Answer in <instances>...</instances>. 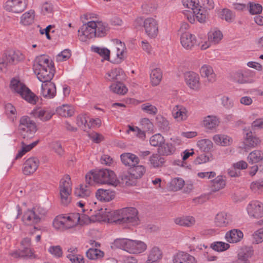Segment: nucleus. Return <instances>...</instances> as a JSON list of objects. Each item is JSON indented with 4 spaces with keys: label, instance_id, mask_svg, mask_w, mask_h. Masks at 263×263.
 I'll list each match as a JSON object with an SVG mask.
<instances>
[{
    "label": "nucleus",
    "instance_id": "obj_19",
    "mask_svg": "<svg viewBox=\"0 0 263 263\" xmlns=\"http://www.w3.org/2000/svg\"><path fill=\"white\" fill-rule=\"evenodd\" d=\"M121 160L122 163L129 167L138 164L139 159L136 155L130 153H123L120 155Z\"/></svg>",
    "mask_w": 263,
    "mask_h": 263
},
{
    "label": "nucleus",
    "instance_id": "obj_61",
    "mask_svg": "<svg viewBox=\"0 0 263 263\" xmlns=\"http://www.w3.org/2000/svg\"><path fill=\"white\" fill-rule=\"evenodd\" d=\"M221 102L222 105L228 109H231L234 105L233 100L227 96H223L221 98Z\"/></svg>",
    "mask_w": 263,
    "mask_h": 263
},
{
    "label": "nucleus",
    "instance_id": "obj_11",
    "mask_svg": "<svg viewBox=\"0 0 263 263\" xmlns=\"http://www.w3.org/2000/svg\"><path fill=\"white\" fill-rule=\"evenodd\" d=\"M27 6V0H8L4 4V9L8 12L20 13L23 12Z\"/></svg>",
    "mask_w": 263,
    "mask_h": 263
},
{
    "label": "nucleus",
    "instance_id": "obj_27",
    "mask_svg": "<svg viewBox=\"0 0 263 263\" xmlns=\"http://www.w3.org/2000/svg\"><path fill=\"white\" fill-rule=\"evenodd\" d=\"M200 73L201 77L207 78L210 83H213L216 81V74L210 65H203L200 68Z\"/></svg>",
    "mask_w": 263,
    "mask_h": 263
},
{
    "label": "nucleus",
    "instance_id": "obj_42",
    "mask_svg": "<svg viewBox=\"0 0 263 263\" xmlns=\"http://www.w3.org/2000/svg\"><path fill=\"white\" fill-rule=\"evenodd\" d=\"M161 251L157 247L153 248L150 251L146 261L147 263H153L157 261L161 257Z\"/></svg>",
    "mask_w": 263,
    "mask_h": 263
},
{
    "label": "nucleus",
    "instance_id": "obj_37",
    "mask_svg": "<svg viewBox=\"0 0 263 263\" xmlns=\"http://www.w3.org/2000/svg\"><path fill=\"white\" fill-rule=\"evenodd\" d=\"M162 78V73L159 68L153 70L150 74L151 82L153 86H156L159 84Z\"/></svg>",
    "mask_w": 263,
    "mask_h": 263
},
{
    "label": "nucleus",
    "instance_id": "obj_43",
    "mask_svg": "<svg viewBox=\"0 0 263 263\" xmlns=\"http://www.w3.org/2000/svg\"><path fill=\"white\" fill-rule=\"evenodd\" d=\"M66 217L68 221H69V223L70 225L71 228L75 226L79 222L80 224H82L83 222H84L86 220L84 218H82L79 213H73L70 216H66Z\"/></svg>",
    "mask_w": 263,
    "mask_h": 263
},
{
    "label": "nucleus",
    "instance_id": "obj_25",
    "mask_svg": "<svg viewBox=\"0 0 263 263\" xmlns=\"http://www.w3.org/2000/svg\"><path fill=\"white\" fill-rule=\"evenodd\" d=\"M90 185L87 183L86 184H81L79 187L75 189V195L78 197L85 199V200L88 199L92 195Z\"/></svg>",
    "mask_w": 263,
    "mask_h": 263
},
{
    "label": "nucleus",
    "instance_id": "obj_50",
    "mask_svg": "<svg viewBox=\"0 0 263 263\" xmlns=\"http://www.w3.org/2000/svg\"><path fill=\"white\" fill-rule=\"evenodd\" d=\"M124 50H113L110 55V62L115 64L120 63L124 59Z\"/></svg>",
    "mask_w": 263,
    "mask_h": 263
},
{
    "label": "nucleus",
    "instance_id": "obj_40",
    "mask_svg": "<svg viewBox=\"0 0 263 263\" xmlns=\"http://www.w3.org/2000/svg\"><path fill=\"white\" fill-rule=\"evenodd\" d=\"M87 204H88V199L85 200V199H83L77 203V205L82 208V211L83 213L82 214V218H84L86 220L84 222H87L90 220L89 214L92 210L85 208Z\"/></svg>",
    "mask_w": 263,
    "mask_h": 263
},
{
    "label": "nucleus",
    "instance_id": "obj_44",
    "mask_svg": "<svg viewBox=\"0 0 263 263\" xmlns=\"http://www.w3.org/2000/svg\"><path fill=\"white\" fill-rule=\"evenodd\" d=\"M110 90L118 95H124L127 92V88L122 83H114L110 86Z\"/></svg>",
    "mask_w": 263,
    "mask_h": 263
},
{
    "label": "nucleus",
    "instance_id": "obj_21",
    "mask_svg": "<svg viewBox=\"0 0 263 263\" xmlns=\"http://www.w3.org/2000/svg\"><path fill=\"white\" fill-rule=\"evenodd\" d=\"M180 42L183 48L190 49L195 47L196 43V37L189 32H184L180 37Z\"/></svg>",
    "mask_w": 263,
    "mask_h": 263
},
{
    "label": "nucleus",
    "instance_id": "obj_47",
    "mask_svg": "<svg viewBox=\"0 0 263 263\" xmlns=\"http://www.w3.org/2000/svg\"><path fill=\"white\" fill-rule=\"evenodd\" d=\"M197 145L199 149L204 152H209L213 147V143L209 139H201L197 142Z\"/></svg>",
    "mask_w": 263,
    "mask_h": 263
},
{
    "label": "nucleus",
    "instance_id": "obj_30",
    "mask_svg": "<svg viewBox=\"0 0 263 263\" xmlns=\"http://www.w3.org/2000/svg\"><path fill=\"white\" fill-rule=\"evenodd\" d=\"M175 222L181 226L190 227L195 223V219L193 216H183L176 218Z\"/></svg>",
    "mask_w": 263,
    "mask_h": 263
},
{
    "label": "nucleus",
    "instance_id": "obj_46",
    "mask_svg": "<svg viewBox=\"0 0 263 263\" xmlns=\"http://www.w3.org/2000/svg\"><path fill=\"white\" fill-rule=\"evenodd\" d=\"M87 115L86 114L80 115L77 118V124L84 131H87L90 128V123L87 122Z\"/></svg>",
    "mask_w": 263,
    "mask_h": 263
},
{
    "label": "nucleus",
    "instance_id": "obj_51",
    "mask_svg": "<svg viewBox=\"0 0 263 263\" xmlns=\"http://www.w3.org/2000/svg\"><path fill=\"white\" fill-rule=\"evenodd\" d=\"M87 257L90 259H98L103 257L104 252L98 249L90 248L86 252Z\"/></svg>",
    "mask_w": 263,
    "mask_h": 263
},
{
    "label": "nucleus",
    "instance_id": "obj_1",
    "mask_svg": "<svg viewBox=\"0 0 263 263\" xmlns=\"http://www.w3.org/2000/svg\"><path fill=\"white\" fill-rule=\"evenodd\" d=\"M33 71L38 80L43 83L41 94L46 99L53 98L57 91L55 84L51 82V80L55 70L51 59L45 54L37 57L33 65Z\"/></svg>",
    "mask_w": 263,
    "mask_h": 263
},
{
    "label": "nucleus",
    "instance_id": "obj_34",
    "mask_svg": "<svg viewBox=\"0 0 263 263\" xmlns=\"http://www.w3.org/2000/svg\"><path fill=\"white\" fill-rule=\"evenodd\" d=\"M204 126L208 129L216 128L219 123V119L215 116H208L203 120Z\"/></svg>",
    "mask_w": 263,
    "mask_h": 263
},
{
    "label": "nucleus",
    "instance_id": "obj_3",
    "mask_svg": "<svg viewBox=\"0 0 263 263\" xmlns=\"http://www.w3.org/2000/svg\"><path fill=\"white\" fill-rule=\"evenodd\" d=\"M86 182L89 185L93 182L99 184H107L116 186L118 184L115 173L107 169H101L91 171L85 176Z\"/></svg>",
    "mask_w": 263,
    "mask_h": 263
},
{
    "label": "nucleus",
    "instance_id": "obj_57",
    "mask_svg": "<svg viewBox=\"0 0 263 263\" xmlns=\"http://www.w3.org/2000/svg\"><path fill=\"white\" fill-rule=\"evenodd\" d=\"M253 242L258 244L263 241V227L255 231L252 234Z\"/></svg>",
    "mask_w": 263,
    "mask_h": 263
},
{
    "label": "nucleus",
    "instance_id": "obj_49",
    "mask_svg": "<svg viewBox=\"0 0 263 263\" xmlns=\"http://www.w3.org/2000/svg\"><path fill=\"white\" fill-rule=\"evenodd\" d=\"M222 34L219 30H211L208 33L209 41L213 44L218 43L222 39Z\"/></svg>",
    "mask_w": 263,
    "mask_h": 263
},
{
    "label": "nucleus",
    "instance_id": "obj_35",
    "mask_svg": "<svg viewBox=\"0 0 263 263\" xmlns=\"http://www.w3.org/2000/svg\"><path fill=\"white\" fill-rule=\"evenodd\" d=\"M263 159V153L259 150H254L251 152L247 160L249 163L254 164L260 162Z\"/></svg>",
    "mask_w": 263,
    "mask_h": 263
},
{
    "label": "nucleus",
    "instance_id": "obj_4",
    "mask_svg": "<svg viewBox=\"0 0 263 263\" xmlns=\"http://www.w3.org/2000/svg\"><path fill=\"white\" fill-rule=\"evenodd\" d=\"M114 245L117 248L132 254L141 253L147 248L146 245L141 241L126 238L116 239Z\"/></svg>",
    "mask_w": 263,
    "mask_h": 263
},
{
    "label": "nucleus",
    "instance_id": "obj_6",
    "mask_svg": "<svg viewBox=\"0 0 263 263\" xmlns=\"http://www.w3.org/2000/svg\"><path fill=\"white\" fill-rule=\"evenodd\" d=\"M10 87L12 90L20 94L25 100L31 104H35V95L23 83L16 79L11 80Z\"/></svg>",
    "mask_w": 263,
    "mask_h": 263
},
{
    "label": "nucleus",
    "instance_id": "obj_52",
    "mask_svg": "<svg viewBox=\"0 0 263 263\" xmlns=\"http://www.w3.org/2000/svg\"><path fill=\"white\" fill-rule=\"evenodd\" d=\"M230 248L229 243L222 241H215L212 243L210 248L217 252H223Z\"/></svg>",
    "mask_w": 263,
    "mask_h": 263
},
{
    "label": "nucleus",
    "instance_id": "obj_45",
    "mask_svg": "<svg viewBox=\"0 0 263 263\" xmlns=\"http://www.w3.org/2000/svg\"><path fill=\"white\" fill-rule=\"evenodd\" d=\"M156 124L162 131L167 132L170 129V124L168 120L163 116L158 115L157 116Z\"/></svg>",
    "mask_w": 263,
    "mask_h": 263
},
{
    "label": "nucleus",
    "instance_id": "obj_17",
    "mask_svg": "<svg viewBox=\"0 0 263 263\" xmlns=\"http://www.w3.org/2000/svg\"><path fill=\"white\" fill-rule=\"evenodd\" d=\"M173 261V263H198L193 256L184 252H179L175 255Z\"/></svg>",
    "mask_w": 263,
    "mask_h": 263
},
{
    "label": "nucleus",
    "instance_id": "obj_59",
    "mask_svg": "<svg viewBox=\"0 0 263 263\" xmlns=\"http://www.w3.org/2000/svg\"><path fill=\"white\" fill-rule=\"evenodd\" d=\"M184 183V180L181 178H174L172 180L171 185L173 190L178 191L183 187Z\"/></svg>",
    "mask_w": 263,
    "mask_h": 263
},
{
    "label": "nucleus",
    "instance_id": "obj_62",
    "mask_svg": "<svg viewBox=\"0 0 263 263\" xmlns=\"http://www.w3.org/2000/svg\"><path fill=\"white\" fill-rule=\"evenodd\" d=\"M262 10V7L259 4L249 3V12L252 15L260 14Z\"/></svg>",
    "mask_w": 263,
    "mask_h": 263
},
{
    "label": "nucleus",
    "instance_id": "obj_28",
    "mask_svg": "<svg viewBox=\"0 0 263 263\" xmlns=\"http://www.w3.org/2000/svg\"><path fill=\"white\" fill-rule=\"evenodd\" d=\"M114 196V192L110 190L98 189L96 193V198L100 201H109Z\"/></svg>",
    "mask_w": 263,
    "mask_h": 263
},
{
    "label": "nucleus",
    "instance_id": "obj_10",
    "mask_svg": "<svg viewBox=\"0 0 263 263\" xmlns=\"http://www.w3.org/2000/svg\"><path fill=\"white\" fill-rule=\"evenodd\" d=\"M95 21H89L83 24L78 30V36L80 41L86 42L95 37Z\"/></svg>",
    "mask_w": 263,
    "mask_h": 263
},
{
    "label": "nucleus",
    "instance_id": "obj_63",
    "mask_svg": "<svg viewBox=\"0 0 263 263\" xmlns=\"http://www.w3.org/2000/svg\"><path fill=\"white\" fill-rule=\"evenodd\" d=\"M48 252L55 257H61L63 254V251L60 246H50L48 249Z\"/></svg>",
    "mask_w": 263,
    "mask_h": 263
},
{
    "label": "nucleus",
    "instance_id": "obj_23",
    "mask_svg": "<svg viewBox=\"0 0 263 263\" xmlns=\"http://www.w3.org/2000/svg\"><path fill=\"white\" fill-rule=\"evenodd\" d=\"M69 222L66 216L59 215L53 220V226L55 229L63 231L71 228Z\"/></svg>",
    "mask_w": 263,
    "mask_h": 263
},
{
    "label": "nucleus",
    "instance_id": "obj_33",
    "mask_svg": "<svg viewBox=\"0 0 263 263\" xmlns=\"http://www.w3.org/2000/svg\"><path fill=\"white\" fill-rule=\"evenodd\" d=\"M57 112L62 117H71L74 114V108L72 106L64 104L57 108Z\"/></svg>",
    "mask_w": 263,
    "mask_h": 263
},
{
    "label": "nucleus",
    "instance_id": "obj_36",
    "mask_svg": "<svg viewBox=\"0 0 263 263\" xmlns=\"http://www.w3.org/2000/svg\"><path fill=\"white\" fill-rule=\"evenodd\" d=\"M229 223L227 214L224 212L218 213L215 218V223L217 227H226Z\"/></svg>",
    "mask_w": 263,
    "mask_h": 263
},
{
    "label": "nucleus",
    "instance_id": "obj_38",
    "mask_svg": "<svg viewBox=\"0 0 263 263\" xmlns=\"http://www.w3.org/2000/svg\"><path fill=\"white\" fill-rule=\"evenodd\" d=\"M149 162L152 166L156 168L162 166L165 162V160L159 154H155L149 157Z\"/></svg>",
    "mask_w": 263,
    "mask_h": 263
},
{
    "label": "nucleus",
    "instance_id": "obj_15",
    "mask_svg": "<svg viewBox=\"0 0 263 263\" xmlns=\"http://www.w3.org/2000/svg\"><path fill=\"white\" fill-rule=\"evenodd\" d=\"M261 140L256 136L254 135L251 130L248 131L244 138V145L245 148H254L260 145Z\"/></svg>",
    "mask_w": 263,
    "mask_h": 263
},
{
    "label": "nucleus",
    "instance_id": "obj_39",
    "mask_svg": "<svg viewBox=\"0 0 263 263\" xmlns=\"http://www.w3.org/2000/svg\"><path fill=\"white\" fill-rule=\"evenodd\" d=\"M132 173V176L135 178H141L145 173L146 170L145 167L142 165H135L130 167L129 171ZM131 176V175H129Z\"/></svg>",
    "mask_w": 263,
    "mask_h": 263
},
{
    "label": "nucleus",
    "instance_id": "obj_54",
    "mask_svg": "<svg viewBox=\"0 0 263 263\" xmlns=\"http://www.w3.org/2000/svg\"><path fill=\"white\" fill-rule=\"evenodd\" d=\"M164 141L163 137L160 134H157L152 136L149 139L150 144L153 146H158L161 145Z\"/></svg>",
    "mask_w": 263,
    "mask_h": 263
},
{
    "label": "nucleus",
    "instance_id": "obj_55",
    "mask_svg": "<svg viewBox=\"0 0 263 263\" xmlns=\"http://www.w3.org/2000/svg\"><path fill=\"white\" fill-rule=\"evenodd\" d=\"M132 173L128 171L127 173L123 174L121 176V179L127 185H133L136 183L137 178H135L134 176H130Z\"/></svg>",
    "mask_w": 263,
    "mask_h": 263
},
{
    "label": "nucleus",
    "instance_id": "obj_7",
    "mask_svg": "<svg viewBox=\"0 0 263 263\" xmlns=\"http://www.w3.org/2000/svg\"><path fill=\"white\" fill-rule=\"evenodd\" d=\"M25 56L21 50H6L2 58H0V69L8 64H16L23 60Z\"/></svg>",
    "mask_w": 263,
    "mask_h": 263
},
{
    "label": "nucleus",
    "instance_id": "obj_24",
    "mask_svg": "<svg viewBox=\"0 0 263 263\" xmlns=\"http://www.w3.org/2000/svg\"><path fill=\"white\" fill-rule=\"evenodd\" d=\"M185 81L186 84L193 89H198L199 88V76L194 72H188L185 74Z\"/></svg>",
    "mask_w": 263,
    "mask_h": 263
},
{
    "label": "nucleus",
    "instance_id": "obj_13",
    "mask_svg": "<svg viewBox=\"0 0 263 263\" xmlns=\"http://www.w3.org/2000/svg\"><path fill=\"white\" fill-rule=\"evenodd\" d=\"M247 211L250 217L261 218L263 217V203L258 200H253L247 205Z\"/></svg>",
    "mask_w": 263,
    "mask_h": 263
},
{
    "label": "nucleus",
    "instance_id": "obj_2",
    "mask_svg": "<svg viewBox=\"0 0 263 263\" xmlns=\"http://www.w3.org/2000/svg\"><path fill=\"white\" fill-rule=\"evenodd\" d=\"M108 222L122 224L126 227L139 224L138 210L133 207H127L109 212L107 215Z\"/></svg>",
    "mask_w": 263,
    "mask_h": 263
},
{
    "label": "nucleus",
    "instance_id": "obj_22",
    "mask_svg": "<svg viewBox=\"0 0 263 263\" xmlns=\"http://www.w3.org/2000/svg\"><path fill=\"white\" fill-rule=\"evenodd\" d=\"M243 234L239 229H232L228 231L225 234V239L229 243H237L243 238Z\"/></svg>",
    "mask_w": 263,
    "mask_h": 263
},
{
    "label": "nucleus",
    "instance_id": "obj_56",
    "mask_svg": "<svg viewBox=\"0 0 263 263\" xmlns=\"http://www.w3.org/2000/svg\"><path fill=\"white\" fill-rule=\"evenodd\" d=\"M235 16V14L229 9H224L221 11V18L228 22H232L234 20Z\"/></svg>",
    "mask_w": 263,
    "mask_h": 263
},
{
    "label": "nucleus",
    "instance_id": "obj_60",
    "mask_svg": "<svg viewBox=\"0 0 263 263\" xmlns=\"http://www.w3.org/2000/svg\"><path fill=\"white\" fill-rule=\"evenodd\" d=\"M201 8H198L196 11L195 10H193V13L199 22L204 23L206 20V14L204 11Z\"/></svg>",
    "mask_w": 263,
    "mask_h": 263
},
{
    "label": "nucleus",
    "instance_id": "obj_31",
    "mask_svg": "<svg viewBox=\"0 0 263 263\" xmlns=\"http://www.w3.org/2000/svg\"><path fill=\"white\" fill-rule=\"evenodd\" d=\"M226 185V180L222 176H218L211 181V190L216 192L223 189Z\"/></svg>",
    "mask_w": 263,
    "mask_h": 263
},
{
    "label": "nucleus",
    "instance_id": "obj_18",
    "mask_svg": "<svg viewBox=\"0 0 263 263\" xmlns=\"http://www.w3.org/2000/svg\"><path fill=\"white\" fill-rule=\"evenodd\" d=\"M11 255L14 258H39L38 256L34 254L33 250L30 248H23L22 250H16L12 252Z\"/></svg>",
    "mask_w": 263,
    "mask_h": 263
},
{
    "label": "nucleus",
    "instance_id": "obj_53",
    "mask_svg": "<svg viewBox=\"0 0 263 263\" xmlns=\"http://www.w3.org/2000/svg\"><path fill=\"white\" fill-rule=\"evenodd\" d=\"M182 2L185 7L190 9L192 11L195 10L196 11L198 8H201L199 0H182Z\"/></svg>",
    "mask_w": 263,
    "mask_h": 263
},
{
    "label": "nucleus",
    "instance_id": "obj_16",
    "mask_svg": "<svg viewBox=\"0 0 263 263\" xmlns=\"http://www.w3.org/2000/svg\"><path fill=\"white\" fill-rule=\"evenodd\" d=\"M22 221L26 225L34 226L40 222V218L35 215L32 209L27 210L24 213Z\"/></svg>",
    "mask_w": 263,
    "mask_h": 263
},
{
    "label": "nucleus",
    "instance_id": "obj_26",
    "mask_svg": "<svg viewBox=\"0 0 263 263\" xmlns=\"http://www.w3.org/2000/svg\"><path fill=\"white\" fill-rule=\"evenodd\" d=\"M95 37H102L108 33L110 28L108 24L102 21H95Z\"/></svg>",
    "mask_w": 263,
    "mask_h": 263
},
{
    "label": "nucleus",
    "instance_id": "obj_48",
    "mask_svg": "<svg viewBox=\"0 0 263 263\" xmlns=\"http://www.w3.org/2000/svg\"><path fill=\"white\" fill-rule=\"evenodd\" d=\"M213 140L218 145L227 146L230 144L229 137L223 135H216L213 137Z\"/></svg>",
    "mask_w": 263,
    "mask_h": 263
},
{
    "label": "nucleus",
    "instance_id": "obj_41",
    "mask_svg": "<svg viewBox=\"0 0 263 263\" xmlns=\"http://www.w3.org/2000/svg\"><path fill=\"white\" fill-rule=\"evenodd\" d=\"M35 117H37L42 121H47L50 120L53 114L49 110L40 109L32 112Z\"/></svg>",
    "mask_w": 263,
    "mask_h": 263
},
{
    "label": "nucleus",
    "instance_id": "obj_20",
    "mask_svg": "<svg viewBox=\"0 0 263 263\" xmlns=\"http://www.w3.org/2000/svg\"><path fill=\"white\" fill-rule=\"evenodd\" d=\"M187 113L186 108L182 105H176L172 110L173 117L178 122L186 120L188 117Z\"/></svg>",
    "mask_w": 263,
    "mask_h": 263
},
{
    "label": "nucleus",
    "instance_id": "obj_12",
    "mask_svg": "<svg viewBox=\"0 0 263 263\" xmlns=\"http://www.w3.org/2000/svg\"><path fill=\"white\" fill-rule=\"evenodd\" d=\"M143 26L146 34L150 38H155L158 34V24L157 21L152 18L148 17L143 21Z\"/></svg>",
    "mask_w": 263,
    "mask_h": 263
},
{
    "label": "nucleus",
    "instance_id": "obj_14",
    "mask_svg": "<svg viewBox=\"0 0 263 263\" xmlns=\"http://www.w3.org/2000/svg\"><path fill=\"white\" fill-rule=\"evenodd\" d=\"M40 161L37 158L28 159L24 164L23 172L24 175H29L34 173L39 167Z\"/></svg>",
    "mask_w": 263,
    "mask_h": 263
},
{
    "label": "nucleus",
    "instance_id": "obj_29",
    "mask_svg": "<svg viewBox=\"0 0 263 263\" xmlns=\"http://www.w3.org/2000/svg\"><path fill=\"white\" fill-rule=\"evenodd\" d=\"M176 151L175 145L171 143H165L164 141L158 148V153L162 156L173 155Z\"/></svg>",
    "mask_w": 263,
    "mask_h": 263
},
{
    "label": "nucleus",
    "instance_id": "obj_8",
    "mask_svg": "<svg viewBox=\"0 0 263 263\" xmlns=\"http://www.w3.org/2000/svg\"><path fill=\"white\" fill-rule=\"evenodd\" d=\"M60 193L63 204L67 205L70 201V194L71 192V182L69 175H65L60 183Z\"/></svg>",
    "mask_w": 263,
    "mask_h": 263
},
{
    "label": "nucleus",
    "instance_id": "obj_32",
    "mask_svg": "<svg viewBox=\"0 0 263 263\" xmlns=\"http://www.w3.org/2000/svg\"><path fill=\"white\" fill-rule=\"evenodd\" d=\"M34 16V11L30 9L21 16L20 23L24 26L30 25L33 23Z\"/></svg>",
    "mask_w": 263,
    "mask_h": 263
},
{
    "label": "nucleus",
    "instance_id": "obj_5",
    "mask_svg": "<svg viewBox=\"0 0 263 263\" xmlns=\"http://www.w3.org/2000/svg\"><path fill=\"white\" fill-rule=\"evenodd\" d=\"M18 130L21 137L28 140L34 137L37 128L33 120L28 116H23L20 119Z\"/></svg>",
    "mask_w": 263,
    "mask_h": 263
},
{
    "label": "nucleus",
    "instance_id": "obj_58",
    "mask_svg": "<svg viewBox=\"0 0 263 263\" xmlns=\"http://www.w3.org/2000/svg\"><path fill=\"white\" fill-rule=\"evenodd\" d=\"M249 255L245 251H241L238 254V258L232 263H250Z\"/></svg>",
    "mask_w": 263,
    "mask_h": 263
},
{
    "label": "nucleus",
    "instance_id": "obj_9",
    "mask_svg": "<svg viewBox=\"0 0 263 263\" xmlns=\"http://www.w3.org/2000/svg\"><path fill=\"white\" fill-rule=\"evenodd\" d=\"M255 72L250 69L239 70L232 75L233 82L239 84L252 83L254 82Z\"/></svg>",
    "mask_w": 263,
    "mask_h": 263
},
{
    "label": "nucleus",
    "instance_id": "obj_64",
    "mask_svg": "<svg viewBox=\"0 0 263 263\" xmlns=\"http://www.w3.org/2000/svg\"><path fill=\"white\" fill-rule=\"evenodd\" d=\"M141 109L144 112L151 115H155L157 112V108L149 103L143 104L141 105Z\"/></svg>",
    "mask_w": 263,
    "mask_h": 263
}]
</instances>
